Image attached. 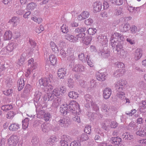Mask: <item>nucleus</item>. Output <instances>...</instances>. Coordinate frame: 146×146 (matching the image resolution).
I'll return each instance as SVG.
<instances>
[{
    "label": "nucleus",
    "instance_id": "1",
    "mask_svg": "<svg viewBox=\"0 0 146 146\" xmlns=\"http://www.w3.org/2000/svg\"><path fill=\"white\" fill-rule=\"evenodd\" d=\"M127 84L126 81L122 80L116 82L115 84V87L117 92V96L121 100L124 99L125 98V94L123 91L125 89Z\"/></svg>",
    "mask_w": 146,
    "mask_h": 146
},
{
    "label": "nucleus",
    "instance_id": "2",
    "mask_svg": "<svg viewBox=\"0 0 146 146\" xmlns=\"http://www.w3.org/2000/svg\"><path fill=\"white\" fill-rule=\"evenodd\" d=\"M138 126L134 122H131L128 126L129 129L133 131H137L135 134L136 135L141 137L146 136V129L145 126H143L138 128Z\"/></svg>",
    "mask_w": 146,
    "mask_h": 146
},
{
    "label": "nucleus",
    "instance_id": "3",
    "mask_svg": "<svg viewBox=\"0 0 146 146\" xmlns=\"http://www.w3.org/2000/svg\"><path fill=\"white\" fill-rule=\"evenodd\" d=\"M66 106H67V111L68 112H71L73 115L79 114L80 111V106L79 105L76 103L75 102H70L68 104H66Z\"/></svg>",
    "mask_w": 146,
    "mask_h": 146
},
{
    "label": "nucleus",
    "instance_id": "4",
    "mask_svg": "<svg viewBox=\"0 0 146 146\" xmlns=\"http://www.w3.org/2000/svg\"><path fill=\"white\" fill-rule=\"evenodd\" d=\"M39 82L40 85L43 86L44 87V92H46L50 91L53 89V86L49 84L48 79L47 78H42L39 80Z\"/></svg>",
    "mask_w": 146,
    "mask_h": 146
},
{
    "label": "nucleus",
    "instance_id": "5",
    "mask_svg": "<svg viewBox=\"0 0 146 146\" xmlns=\"http://www.w3.org/2000/svg\"><path fill=\"white\" fill-rule=\"evenodd\" d=\"M45 97L48 99V100L52 101L53 100V103L52 104L53 106L57 107L59 105L58 99H57L56 97H55V96L52 92L51 93H47L45 95Z\"/></svg>",
    "mask_w": 146,
    "mask_h": 146
},
{
    "label": "nucleus",
    "instance_id": "6",
    "mask_svg": "<svg viewBox=\"0 0 146 146\" xmlns=\"http://www.w3.org/2000/svg\"><path fill=\"white\" fill-rule=\"evenodd\" d=\"M18 141V138L16 135H12L8 139L7 144L9 146H15Z\"/></svg>",
    "mask_w": 146,
    "mask_h": 146
},
{
    "label": "nucleus",
    "instance_id": "7",
    "mask_svg": "<svg viewBox=\"0 0 146 146\" xmlns=\"http://www.w3.org/2000/svg\"><path fill=\"white\" fill-rule=\"evenodd\" d=\"M17 44L15 41L10 42L6 47L7 50L10 52H13L17 47Z\"/></svg>",
    "mask_w": 146,
    "mask_h": 146
},
{
    "label": "nucleus",
    "instance_id": "8",
    "mask_svg": "<svg viewBox=\"0 0 146 146\" xmlns=\"http://www.w3.org/2000/svg\"><path fill=\"white\" fill-rule=\"evenodd\" d=\"M69 121L65 118H61L58 121V123L60 127L63 128H66L69 125Z\"/></svg>",
    "mask_w": 146,
    "mask_h": 146
},
{
    "label": "nucleus",
    "instance_id": "9",
    "mask_svg": "<svg viewBox=\"0 0 146 146\" xmlns=\"http://www.w3.org/2000/svg\"><path fill=\"white\" fill-rule=\"evenodd\" d=\"M33 90L32 86L29 84L26 85L22 95L23 97H27Z\"/></svg>",
    "mask_w": 146,
    "mask_h": 146
},
{
    "label": "nucleus",
    "instance_id": "10",
    "mask_svg": "<svg viewBox=\"0 0 146 146\" xmlns=\"http://www.w3.org/2000/svg\"><path fill=\"white\" fill-rule=\"evenodd\" d=\"M72 70L75 72H83L85 71L86 69L83 65L77 64L74 66Z\"/></svg>",
    "mask_w": 146,
    "mask_h": 146
},
{
    "label": "nucleus",
    "instance_id": "11",
    "mask_svg": "<svg viewBox=\"0 0 146 146\" xmlns=\"http://www.w3.org/2000/svg\"><path fill=\"white\" fill-rule=\"evenodd\" d=\"M57 141L56 138L55 136H51L48 139L46 142L44 143L43 146H53L54 143Z\"/></svg>",
    "mask_w": 146,
    "mask_h": 146
},
{
    "label": "nucleus",
    "instance_id": "12",
    "mask_svg": "<svg viewBox=\"0 0 146 146\" xmlns=\"http://www.w3.org/2000/svg\"><path fill=\"white\" fill-rule=\"evenodd\" d=\"M111 94V90L110 88H107L103 90V96L105 99H109Z\"/></svg>",
    "mask_w": 146,
    "mask_h": 146
},
{
    "label": "nucleus",
    "instance_id": "13",
    "mask_svg": "<svg viewBox=\"0 0 146 146\" xmlns=\"http://www.w3.org/2000/svg\"><path fill=\"white\" fill-rule=\"evenodd\" d=\"M110 51L109 50L106 49V50H100L98 52V54L100 55H101V56L103 58H107L109 57L110 55Z\"/></svg>",
    "mask_w": 146,
    "mask_h": 146
},
{
    "label": "nucleus",
    "instance_id": "14",
    "mask_svg": "<svg viewBox=\"0 0 146 146\" xmlns=\"http://www.w3.org/2000/svg\"><path fill=\"white\" fill-rule=\"evenodd\" d=\"M93 10L94 12L100 11L102 8V4L100 2H95L93 4Z\"/></svg>",
    "mask_w": 146,
    "mask_h": 146
},
{
    "label": "nucleus",
    "instance_id": "15",
    "mask_svg": "<svg viewBox=\"0 0 146 146\" xmlns=\"http://www.w3.org/2000/svg\"><path fill=\"white\" fill-rule=\"evenodd\" d=\"M85 98L86 102V104L85 105L86 107L87 108H90V105L93 102L91 96L89 94H86L85 96Z\"/></svg>",
    "mask_w": 146,
    "mask_h": 146
},
{
    "label": "nucleus",
    "instance_id": "16",
    "mask_svg": "<svg viewBox=\"0 0 146 146\" xmlns=\"http://www.w3.org/2000/svg\"><path fill=\"white\" fill-rule=\"evenodd\" d=\"M130 25L129 23H126L121 24L120 27V30L122 32H126L130 29Z\"/></svg>",
    "mask_w": 146,
    "mask_h": 146
},
{
    "label": "nucleus",
    "instance_id": "17",
    "mask_svg": "<svg viewBox=\"0 0 146 146\" xmlns=\"http://www.w3.org/2000/svg\"><path fill=\"white\" fill-rule=\"evenodd\" d=\"M111 143L115 145H117L119 146L121 141V139L117 137H112L110 140Z\"/></svg>",
    "mask_w": 146,
    "mask_h": 146
},
{
    "label": "nucleus",
    "instance_id": "18",
    "mask_svg": "<svg viewBox=\"0 0 146 146\" xmlns=\"http://www.w3.org/2000/svg\"><path fill=\"white\" fill-rule=\"evenodd\" d=\"M106 73H98L96 75V79L101 81H103L106 80Z\"/></svg>",
    "mask_w": 146,
    "mask_h": 146
},
{
    "label": "nucleus",
    "instance_id": "19",
    "mask_svg": "<svg viewBox=\"0 0 146 146\" xmlns=\"http://www.w3.org/2000/svg\"><path fill=\"white\" fill-rule=\"evenodd\" d=\"M125 72V70L123 69H119L117 70L113 73L115 76L117 77L122 76L124 74Z\"/></svg>",
    "mask_w": 146,
    "mask_h": 146
},
{
    "label": "nucleus",
    "instance_id": "20",
    "mask_svg": "<svg viewBox=\"0 0 146 146\" xmlns=\"http://www.w3.org/2000/svg\"><path fill=\"white\" fill-rule=\"evenodd\" d=\"M134 59L135 60H138L141 57L142 55L141 49L137 48L135 50L134 53Z\"/></svg>",
    "mask_w": 146,
    "mask_h": 146
},
{
    "label": "nucleus",
    "instance_id": "21",
    "mask_svg": "<svg viewBox=\"0 0 146 146\" xmlns=\"http://www.w3.org/2000/svg\"><path fill=\"white\" fill-rule=\"evenodd\" d=\"M58 76L60 79H64L66 73L64 68L59 69L58 72Z\"/></svg>",
    "mask_w": 146,
    "mask_h": 146
},
{
    "label": "nucleus",
    "instance_id": "22",
    "mask_svg": "<svg viewBox=\"0 0 146 146\" xmlns=\"http://www.w3.org/2000/svg\"><path fill=\"white\" fill-rule=\"evenodd\" d=\"M65 38L71 42H75L78 40V38L71 35H67L65 36Z\"/></svg>",
    "mask_w": 146,
    "mask_h": 146
},
{
    "label": "nucleus",
    "instance_id": "23",
    "mask_svg": "<svg viewBox=\"0 0 146 146\" xmlns=\"http://www.w3.org/2000/svg\"><path fill=\"white\" fill-rule=\"evenodd\" d=\"M12 36V32L9 31L5 32L3 35V38L5 40H9L11 39Z\"/></svg>",
    "mask_w": 146,
    "mask_h": 146
},
{
    "label": "nucleus",
    "instance_id": "24",
    "mask_svg": "<svg viewBox=\"0 0 146 146\" xmlns=\"http://www.w3.org/2000/svg\"><path fill=\"white\" fill-rule=\"evenodd\" d=\"M17 83L18 90L20 91L23 88L25 85L24 80L23 79H20L18 80Z\"/></svg>",
    "mask_w": 146,
    "mask_h": 146
},
{
    "label": "nucleus",
    "instance_id": "25",
    "mask_svg": "<svg viewBox=\"0 0 146 146\" xmlns=\"http://www.w3.org/2000/svg\"><path fill=\"white\" fill-rule=\"evenodd\" d=\"M114 50L116 51L117 53L119 52H121L122 53L124 52L123 47L121 42H119L118 45H116V47L114 48Z\"/></svg>",
    "mask_w": 146,
    "mask_h": 146
},
{
    "label": "nucleus",
    "instance_id": "26",
    "mask_svg": "<svg viewBox=\"0 0 146 146\" xmlns=\"http://www.w3.org/2000/svg\"><path fill=\"white\" fill-rule=\"evenodd\" d=\"M19 125L17 123L11 124L9 126V129L10 131H15L17 130L19 128Z\"/></svg>",
    "mask_w": 146,
    "mask_h": 146
},
{
    "label": "nucleus",
    "instance_id": "27",
    "mask_svg": "<svg viewBox=\"0 0 146 146\" xmlns=\"http://www.w3.org/2000/svg\"><path fill=\"white\" fill-rule=\"evenodd\" d=\"M98 41L100 42H102L103 43H106L108 41V39L106 36H105L100 35L97 38Z\"/></svg>",
    "mask_w": 146,
    "mask_h": 146
},
{
    "label": "nucleus",
    "instance_id": "28",
    "mask_svg": "<svg viewBox=\"0 0 146 146\" xmlns=\"http://www.w3.org/2000/svg\"><path fill=\"white\" fill-rule=\"evenodd\" d=\"M32 119H30L28 117L26 118L24 120L22 121L23 128L24 129H25L27 128L29 125V122L30 120H31Z\"/></svg>",
    "mask_w": 146,
    "mask_h": 146
},
{
    "label": "nucleus",
    "instance_id": "29",
    "mask_svg": "<svg viewBox=\"0 0 146 146\" xmlns=\"http://www.w3.org/2000/svg\"><path fill=\"white\" fill-rule=\"evenodd\" d=\"M91 40V38L89 36L85 37L83 36L82 38V42L86 45H88L90 43Z\"/></svg>",
    "mask_w": 146,
    "mask_h": 146
},
{
    "label": "nucleus",
    "instance_id": "30",
    "mask_svg": "<svg viewBox=\"0 0 146 146\" xmlns=\"http://www.w3.org/2000/svg\"><path fill=\"white\" fill-rule=\"evenodd\" d=\"M49 60L52 65H54L56 64L57 62L56 58V57L53 54L49 56Z\"/></svg>",
    "mask_w": 146,
    "mask_h": 146
},
{
    "label": "nucleus",
    "instance_id": "31",
    "mask_svg": "<svg viewBox=\"0 0 146 146\" xmlns=\"http://www.w3.org/2000/svg\"><path fill=\"white\" fill-rule=\"evenodd\" d=\"M78 94L75 92H70L68 94V96L70 98L73 99L77 98L78 97Z\"/></svg>",
    "mask_w": 146,
    "mask_h": 146
},
{
    "label": "nucleus",
    "instance_id": "32",
    "mask_svg": "<svg viewBox=\"0 0 146 146\" xmlns=\"http://www.w3.org/2000/svg\"><path fill=\"white\" fill-rule=\"evenodd\" d=\"M87 28L85 27H80L76 28L75 30V33H78L84 32L87 31Z\"/></svg>",
    "mask_w": 146,
    "mask_h": 146
},
{
    "label": "nucleus",
    "instance_id": "33",
    "mask_svg": "<svg viewBox=\"0 0 146 146\" xmlns=\"http://www.w3.org/2000/svg\"><path fill=\"white\" fill-rule=\"evenodd\" d=\"M37 6V5L35 3H31L28 4L27 6V8L29 10L32 11L36 8Z\"/></svg>",
    "mask_w": 146,
    "mask_h": 146
},
{
    "label": "nucleus",
    "instance_id": "34",
    "mask_svg": "<svg viewBox=\"0 0 146 146\" xmlns=\"http://www.w3.org/2000/svg\"><path fill=\"white\" fill-rule=\"evenodd\" d=\"M48 124L47 123L42 124L41 125V127L42 131L44 132H47L49 129L48 127Z\"/></svg>",
    "mask_w": 146,
    "mask_h": 146
},
{
    "label": "nucleus",
    "instance_id": "35",
    "mask_svg": "<svg viewBox=\"0 0 146 146\" xmlns=\"http://www.w3.org/2000/svg\"><path fill=\"white\" fill-rule=\"evenodd\" d=\"M110 45L111 46L113 51H114V48L116 47V45H118L119 42L115 40V39H110Z\"/></svg>",
    "mask_w": 146,
    "mask_h": 146
},
{
    "label": "nucleus",
    "instance_id": "36",
    "mask_svg": "<svg viewBox=\"0 0 146 146\" xmlns=\"http://www.w3.org/2000/svg\"><path fill=\"white\" fill-rule=\"evenodd\" d=\"M123 138L125 140H128L129 142L132 139L131 135L128 133H124L122 135Z\"/></svg>",
    "mask_w": 146,
    "mask_h": 146
},
{
    "label": "nucleus",
    "instance_id": "37",
    "mask_svg": "<svg viewBox=\"0 0 146 146\" xmlns=\"http://www.w3.org/2000/svg\"><path fill=\"white\" fill-rule=\"evenodd\" d=\"M86 60L87 64L90 67H93L94 66L93 61L91 59L90 56L87 55L86 57Z\"/></svg>",
    "mask_w": 146,
    "mask_h": 146
},
{
    "label": "nucleus",
    "instance_id": "38",
    "mask_svg": "<svg viewBox=\"0 0 146 146\" xmlns=\"http://www.w3.org/2000/svg\"><path fill=\"white\" fill-rule=\"evenodd\" d=\"M123 14V9L122 7H119L116 9L114 14L116 15H119Z\"/></svg>",
    "mask_w": 146,
    "mask_h": 146
},
{
    "label": "nucleus",
    "instance_id": "39",
    "mask_svg": "<svg viewBox=\"0 0 146 146\" xmlns=\"http://www.w3.org/2000/svg\"><path fill=\"white\" fill-rule=\"evenodd\" d=\"M41 106L39 105L36 107V111L37 114V116L38 115H43L44 114V110H41Z\"/></svg>",
    "mask_w": 146,
    "mask_h": 146
},
{
    "label": "nucleus",
    "instance_id": "40",
    "mask_svg": "<svg viewBox=\"0 0 146 146\" xmlns=\"http://www.w3.org/2000/svg\"><path fill=\"white\" fill-rule=\"evenodd\" d=\"M13 108V107L11 105H6L3 106L1 107L2 110L5 111H7L8 110H11Z\"/></svg>",
    "mask_w": 146,
    "mask_h": 146
},
{
    "label": "nucleus",
    "instance_id": "41",
    "mask_svg": "<svg viewBox=\"0 0 146 146\" xmlns=\"http://www.w3.org/2000/svg\"><path fill=\"white\" fill-rule=\"evenodd\" d=\"M80 141H84L87 140L89 137L88 135L85 133H83L82 134L80 137Z\"/></svg>",
    "mask_w": 146,
    "mask_h": 146
},
{
    "label": "nucleus",
    "instance_id": "42",
    "mask_svg": "<svg viewBox=\"0 0 146 146\" xmlns=\"http://www.w3.org/2000/svg\"><path fill=\"white\" fill-rule=\"evenodd\" d=\"M50 44L52 51L55 53H56L58 51V49L56 44L53 42H51Z\"/></svg>",
    "mask_w": 146,
    "mask_h": 146
},
{
    "label": "nucleus",
    "instance_id": "43",
    "mask_svg": "<svg viewBox=\"0 0 146 146\" xmlns=\"http://www.w3.org/2000/svg\"><path fill=\"white\" fill-rule=\"evenodd\" d=\"M67 84L68 86L70 88H73L74 85V82L73 79L71 78L68 79Z\"/></svg>",
    "mask_w": 146,
    "mask_h": 146
},
{
    "label": "nucleus",
    "instance_id": "44",
    "mask_svg": "<svg viewBox=\"0 0 146 146\" xmlns=\"http://www.w3.org/2000/svg\"><path fill=\"white\" fill-rule=\"evenodd\" d=\"M67 107L66 106L63 107L61 106L60 107V112L64 115H66L67 114L68 111H67Z\"/></svg>",
    "mask_w": 146,
    "mask_h": 146
},
{
    "label": "nucleus",
    "instance_id": "45",
    "mask_svg": "<svg viewBox=\"0 0 146 146\" xmlns=\"http://www.w3.org/2000/svg\"><path fill=\"white\" fill-rule=\"evenodd\" d=\"M87 31L89 35H93L96 33L97 30L95 28H90L87 30Z\"/></svg>",
    "mask_w": 146,
    "mask_h": 146
},
{
    "label": "nucleus",
    "instance_id": "46",
    "mask_svg": "<svg viewBox=\"0 0 146 146\" xmlns=\"http://www.w3.org/2000/svg\"><path fill=\"white\" fill-rule=\"evenodd\" d=\"M90 106L92 108L93 110L95 111V113H97L99 111V108L97 105L94 104L93 102L90 105Z\"/></svg>",
    "mask_w": 146,
    "mask_h": 146
},
{
    "label": "nucleus",
    "instance_id": "47",
    "mask_svg": "<svg viewBox=\"0 0 146 146\" xmlns=\"http://www.w3.org/2000/svg\"><path fill=\"white\" fill-rule=\"evenodd\" d=\"M120 35V34L119 33L117 32L115 33L111 36L110 38V39H115V40L118 41Z\"/></svg>",
    "mask_w": 146,
    "mask_h": 146
},
{
    "label": "nucleus",
    "instance_id": "48",
    "mask_svg": "<svg viewBox=\"0 0 146 146\" xmlns=\"http://www.w3.org/2000/svg\"><path fill=\"white\" fill-rule=\"evenodd\" d=\"M7 86L8 88H10L12 85V81L11 78H7L5 81Z\"/></svg>",
    "mask_w": 146,
    "mask_h": 146
},
{
    "label": "nucleus",
    "instance_id": "49",
    "mask_svg": "<svg viewBox=\"0 0 146 146\" xmlns=\"http://www.w3.org/2000/svg\"><path fill=\"white\" fill-rule=\"evenodd\" d=\"M59 53V54L58 55L60 56L62 58H65L67 56V53L63 49H62L60 50Z\"/></svg>",
    "mask_w": 146,
    "mask_h": 146
},
{
    "label": "nucleus",
    "instance_id": "50",
    "mask_svg": "<svg viewBox=\"0 0 146 146\" xmlns=\"http://www.w3.org/2000/svg\"><path fill=\"white\" fill-rule=\"evenodd\" d=\"M61 31L64 33H67L68 31V27L65 25H63L61 27Z\"/></svg>",
    "mask_w": 146,
    "mask_h": 146
},
{
    "label": "nucleus",
    "instance_id": "51",
    "mask_svg": "<svg viewBox=\"0 0 146 146\" xmlns=\"http://www.w3.org/2000/svg\"><path fill=\"white\" fill-rule=\"evenodd\" d=\"M18 18L17 17H14L11 19V22L14 27L16 26L17 25V23L18 21Z\"/></svg>",
    "mask_w": 146,
    "mask_h": 146
},
{
    "label": "nucleus",
    "instance_id": "52",
    "mask_svg": "<svg viewBox=\"0 0 146 146\" xmlns=\"http://www.w3.org/2000/svg\"><path fill=\"white\" fill-rule=\"evenodd\" d=\"M50 117V114L49 113H46L44 115V119L46 121H49Z\"/></svg>",
    "mask_w": 146,
    "mask_h": 146
},
{
    "label": "nucleus",
    "instance_id": "53",
    "mask_svg": "<svg viewBox=\"0 0 146 146\" xmlns=\"http://www.w3.org/2000/svg\"><path fill=\"white\" fill-rule=\"evenodd\" d=\"M126 0H112L113 3L117 5H122Z\"/></svg>",
    "mask_w": 146,
    "mask_h": 146
},
{
    "label": "nucleus",
    "instance_id": "54",
    "mask_svg": "<svg viewBox=\"0 0 146 146\" xmlns=\"http://www.w3.org/2000/svg\"><path fill=\"white\" fill-rule=\"evenodd\" d=\"M90 84L91 87L92 88L95 87L98 85L97 82L93 79H91L90 81Z\"/></svg>",
    "mask_w": 146,
    "mask_h": 146
},
{
    "label": "nucleus",
    "instance_id": "55",
    "mask_svg": "<svg viewBox=\"0 0 146 146\" xmlns=\"http://www.w3.org/2000/svg\"><path fill=\"white\" fill-rule=\"evenodd\" d=\"M84 131L86 134H90L91 133V127L89 125L85 127Z\"/></svg>",
    "mask_w": 146,
    "mask_h": 146
},
{
    "label": "nucleus",
    "instance_id": "56",
    "mask_svg": "<svg viewBox=\"0 0 146 146\" xmlns=\"http://www.w3.org/2000/svg\"><path fill=\"white\" fill-rule=\"evenodd\" d=\"M32 142L33 145L40 143L39 142V140L38 138L35 136L33 137L32 140Z\"/></svg>",
    "mask_w": 146,
    "mask_h": 146
},
{
    "label": "nucleus",
    "instance_id": "57",
    "mask_svg": "<svg viewBox=\"0 0 146 146\" xmlns=\"http://www.w3.org/2000/svg\"><path fill=\"white\" fill-rule=\"evenodd\" d=\"M130 29L131 32L133 34L135 33L138 31L137 27L135 25H132Z\"/></svg>",
    "mask_w": 146,
    "mask_h": 146
},
{
    "label": "nucleus",
    "instance_id": "58",
    "mask_svg": "<svg viewBox=\"0 0 146 146\" xmlns=\"http://www.w3.org/2000/svg\"><path fill=\"white\" fill-rule=\"evenodd\" d=\"M75 59V57L74 55H71L69 56L68 57L67 59L69 61L71 62V63L74 64V60Z\"/></svg>",
    "mask_w": 146,
    "mask_h": 146
},
{
    "label": "nucleus",
    "instance_id": "59",
    "mask_svg": "<svg viewBox=\"0 0 146 146\" xmlns=\"http://www.w3.org/2000/svg\"><path fill=\"white\" fill-rule=\"evenodd\" d=\"M23 55L22 54L20 58L18 60V63L20 66L22 65L25 60V58L23 56Z\"/></svg>",
    "mask_w": 146,
    "mask_h": 146
},
{
    "label": "nucleus",
    "instance_id": "60",
    "mask_svg": "<svg viewBox=\"0 0 146 146\" xmlns=\"http://www.w3.org/2000/svg\"><path fill=\"white\" fill-rule=\"evenodd\" d=\"M52 92L54 95L55 97L59 96L60 94V91L58 88H56L54 89Z\"/></svg>",
    "mask_w": 146,
    "mask_h": 146
},
{
    "label": "nucleus",
    "instance_id": "61",
    "mask_svg": "<svg viewBox=\"0 0 146 146\" xmlns=\"http://www.w3.org/2000/svg\"><path fill=\"white\" fill-rule=\"evenodd\" d=\"M78 58L79 59L82 61V62H86V59L84 53H81L79 54L78 55Z\"/></svg>",
    "mask_w": 146,
    "mask_h": 146
},
{
    "label": "nucleus",
    "instance_id": "62",
    "mask_svg": "<svg viewBox=\"0 0 146 146\" xmlns=\"http://www.w3.org/2000/svg\"><path fill=\"white\" fill-rule=\"evenodd\" d=\"M81 14L84 19L88 18L90 15L89 12L87 11H84L81 13Z\"/></svg>",
    "mask_w": 146,
    "mask_h": 146
},
{
    "label": "nucleus",
    "instance_id": "63",
    "mask_svg": "<svg viewBox=\"0 0 146 146\" xmlns=\"http://www.w3.org/2000/svg\"><path fill=\"white\" fill-rule=\"evenodd\" d=\"M42 95V93L38 91H36L34 95L35 97L37 100H39L40 98V97Z\"/></svg>",
    "mask_w": 146,
    "mask_h": 146
},
{
    "label": "nucleus",
    "instance_id": "64",
    "mask_svg": "<svg viewBox=\"0 0 146 146\" xmlns=\"http://www.w3.org/2000/svg\"><path fill=\"white\" fill-rule=\"evenodd\" d=\"M81 144L79 141H74L71 143L70 146H80Z\"/></svg>",
    "mask_w": 146,
    "mask_h": 146
}]
</instances>
